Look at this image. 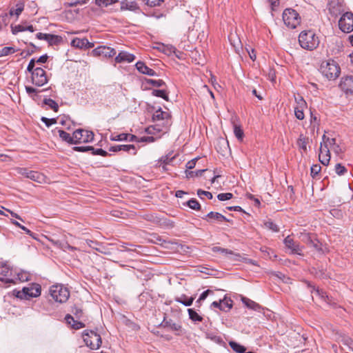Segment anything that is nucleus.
<instances>
[{
  "label": "nucleus",
  "instance_id": "nucleus-41",
  "mask_svg": "<svg viewBox=\"0 0 353 353\" xmlns=\"http://www.w3.org/2000/svg\"><path fill=\"white\" fill-rule=\"evenodd\" d=\"M297 144L299 147L302 149L303 151L307 150V139L304 137L303 134L299 136V138L297 141Z\"/></svg>",
  "mask_w": 353,
  "mask_h": 353
},
{
  "label": "nucleus",
  "instance_id": "nucleus-7",
  "mask_svg": "<svg viewBox=\"0 0 353 353\" xmlns=\"http://www.w3.org/2000/svg\"><path fill=\"white\" fill-rule=\"evenodd\" d=\"M339 26L343 32L353 31V13L347 12L343 14L339 21Z\"/></svg>",
  "mask_w": 353,
  "mask_h": 353
},
{
  "label": "nucleus",
  "instance_id": "nucleus-50",
  "mask_svg": "<svg viewBox=\"0 0 353 353\" xmlns=\"http://www.w3.org/2000/svg\"><path fill=\"white\" fill-rule=\"evenodd\" d=\"M117 0H95V3L98 6H110L115 2H117Z\"/></svg>",
  "mask_w": 353,
  "mask_h": 353
},
{
  "label": "nucleus",
  "instance_id": "nucleus-18",
  "mask_svg": "<svg viewBox=\"0 0 353 353\" xmlns=\"http://www.w3.org/2000/svg\"><path fill=\"white\" fill-rule=\"evenodd\" d=\"M207 221H210V220H215L218 222L222 221H229V220L223 214L219 212H209L205 217L202 218Z\"/></svg>",
  "mask_w": 353,
  "mask_h": 353
},
{
  "label": "nucleus",
  "instance_id": "nucleus-27",
  "mask_svg": "<svg viewBox=\"0 0 353 353\" xmlns=\"http://www.w3.org/2000/svg\"><path fill=\"white\" fill-rule=\"evenodd\" d=\"M28 30L31 32H33L34 31V28L32 25L30 26H23V25H17L14 27H12V32L14 34H16L17 33L19 32L26 31Z\"/></svg>",
  "mask_w": 353,
  "mask_h": 353
},
{
  "label": "nucleus",
  "instance_id": "nucleus-42",
  "mask_svg": "<svg viewBox=\"0 0 353 353\" xmlns=\"http://www.w3.org/2000/svg\"><path fill=\"white\" fill-rule=\"evenodd\" d=\"M234 134L238 140L241 141L243 140L244 137L243 131L240 126L236 124L234 125Z\"/></svg>",
  "mask_w": 353,
  "mask_h": 353
},
{
  "label": "nucleus",
  "instance_id": "nucleus-51",
  "mask_svg": "<svg viewBox=\"0 0 353 353\" xmlns=\"http://www.w3.org/2000/svg\"><path fill=\"white\" fill-rule=\"evenodd\" d=\"M10 14L8 13H4L0 15V26H6L10 22Z\"/></svg>",
  "mask_w": 353,
  "mask_h": 353
},
{
  "label": "nucleus",
  "instance_id": "nucleus-8",
  "mask_svg": "<svg viewBox=\"0 0 353 353\" xmlns=\"http://www.w3.org/2000/svg\"><path fill=\"white\" fill-rule=\"evenodd\" d=\"M74 144L91 142L94 139V134L91 131L78 129L74 132Z\"/></svg>",
  "mask_w": 353,
  "mask_h": 353
},
{
  "label": "nucleus",
  "instance_id": "nucleus-31",
  "mask_svg": "<svg viewBox=\"0 0 353 353\" xmlns=\"http://www.w3.org/2000/svg\"><path fill=\"white\" fill-rule=\"evenodd\" d=\"M229 345L236 353H245L246 347L235 341H230Z\"/></svg>",
  "mask_w": 353,
  "mask_h": 353
},
{
  "label": "nucleus",
  "instance_id": "nucleus-38",
  "mask_svg": "<svg viewBox=\"0 0 353 353\" xmlns=\"http://www.w3.org/2000/svg\"><path fill=\"white\" fill-rule=\"evenodd\" d=\"M62 39L60 36L50 34L47 42L50 46L58 45Z\"/></svg>",
  "mask_w": 353,
  "mask_h": 353
},
{
  "label": "nucleus",
  "instance_id": "nucleus-49",
  "mask_svg": "<svg viewBox=\"0 0 353 353\" xmlns=\"http://www.w3.org/2000/svg\"><path fill=\"white\" fill-rule=\"evenodd\" d=\"M264 225L266 228L272 230V232H276L279 230V227L270 220L264 222Z\"/></svg>",
  "mask_w": 353,
  "mask_h": 353
},
{
  "label": "nucleus",
  "instance_id": "nucleus-23",
  "mask_svg": "<svg viewBox=\"0 0 353 353\" xmlns=\"http://www.w3.org/2000/svg\"><path fill=\"white\" fill-rule=\"evenodd\" d=\"M67 323L71 325L74 330H79L85 327V324L81 321H76L70 314H67L65 317Z\"/></svg>",
  "mask_w": 353,
  "mask_h": 353
},
{
  "label": "nucleus",
  "instance_id": "nucleus-59",
  "mask_svg": "<svg viewBox=\"0 0 353 353\" xmlns=\"http://www.w3.org/2000/svg\"><path fill=\"white\" fill-rule=\"evenodd\" d=\"M145 4L150 7L160 6L164 0H143Z\"/></svg>",
  "mask_w": 353,
  "mask_h": 353
},
{
  "label": "nucleus",
  "instance_id": "nucleus-43",
  "mask_svg": "<svg viewBox=\"0 0 353 353\" xmlns=\"http://www.w3.org/2000/svg\"><path fill=\"white\" fill-rule=\"evenodd\" d=\"M23 10V6L22 4H17V8L14 9L13 8H12L10 11H9V14L10 17L13 16V15H16L17 17H19V14L22 12Z\"/></svg>",
  "mask_w": 353,
  "mask_h": 353
},
{
  "label": "nucleus",
  "instance_id": "nucleus-12",
  "mask_svg": "<svg viewBox=\"0 0 353 353\" xmlns=\"http://www.w3.org/2000/svg\"><path fill=\"white\" fill-rule=\"evenodd\" d=\"M285 247L291 250L292 254L302 255V247L299 243L294 241L290 236H288L283 241Z\"/></svg>",
  "mask_w": 353,
  "mask_h": 353
},
{
  "label": "nucleus",
  "instance_id": "nucleus-15",
  "mask_svg": "<svg viewBox=\"0 0 353 353\" xmlns=\"http://www.w3.org/2000/svg\"><path fill=\"white\" fill-rule=\"evenodd\" d=\"M319 161L324 165H327L330 161V150L326 148L320 147L319 149Z\"/></svg>",
  "mask_w": 353,
  "mask_h": 353
},
{
  "label": "nucleus",
  "instance_id": "nucleus-28",
  "mask_svg": "<svg viewBox=\"0 0 353 353\" xmlns=\"http://www.w3.org/2000/svg\"><path fill=\"white\" fill-rule=\"evenodd\" d=\"M85 43L88 44V39L85 38H83V39L74 38L71 41V46L72 47L79 48V49H84Z\"/></svg>",
  "mask_w": 353,
  "mask_h": 353
},
{
  "label": "nucleus",
  "instance_id": "nucleus-47",
  "mask_svg": "<svg viewBox=\"0 0 353 353\" xmlns=\"http://www.w3.org/2000/svg\"><path fill=\"white\" fill-rule=\"evenodd\" d=\"M15 52V49L12 47H3L0 50V55H1V57H4L14 54Z\"/></svg>",
  "mask_w": 353,
  "mask_h": 353
},
{
  "label": "nucleus",
  "instance_id": "nucleus-26",
  "mask_svg": "<svg viewBox=\"0 0 353 353\" xmlns=\"http://www.w3.org/2000/svg\"><path fill=\"white\" fill-rule=\"evenodd\" d=\"M336 143V139L334 138H330L327 137L325 134H323L322 137V142L321 143L320 147L326 148L330 150V148L332 149L333 145Z\"/></svg>",
  "mask_w": 353,
  "mask_h": 353
},
{
  "label": "nucleus",
  "instance_id": "nucleus-57",
  "mask_svg": "<svg viewBox=\"0 0 353 353\" xmlns=\"http://www.w3.org/2000/svg\"><path fill=\"white\" fill-rule=\"evenodd\" d=\"M41 121L43 122L47 127H50L52 124H55L57 122V119H48L45 117H42L41 119Z\"/></svg>",
  "mask_w": 353,
  "mask_h": 353
},
{
  "label": "nucleus",
  "instance_id": "nucleus-13",
  "mask_svg": "<svg viewBox=\"0 0 353 353\" xmlns=\"http://www.w3.org/2000/svg\"><path fill=\"white\" fill-rule=\"evenodd\" d=\"M0 274L3 276L0 277L1 281L5 282L6 283H14V279L10 277L12 270L6 263H2L0 265Z\"/></svg>",
  "mask_w": 353,
  "mask_h": 353
},
{
  "label": "nucleus",
  "instance_id": "nucleus-3",
  "mask_svg": "<svg viewBox=\"0 0 353 353\" xmlns=\"http://www.w3.org/2000/svg\"><path fill=\"white\" fill-rule=\"evenodd\" d=\"M321 70L322 74L329 80H334L339 77L341 72L339 65L334 60L322 63Z\"/></svg>",
  "mask_w": 353,
  "mask_h": 353
},
{
  "label": "nucleus",
  "instance_id": "nucleus-21",
  "mask_svg": "<svg viewBox=\"0 0 353 353\" xmlns=\"http://www.w3.org/2000/svg\"><path fill=\"white\" fill-rule=\"evenodd\" d=\"M161 326L163 327H170L172 330L179 332L181 330V325L174 323L172 319H166L164 318Z\"/></svg>",
  "mask_w": 353,
  "mask_h": 353
},
{
  "label": "nucleus",
  "instance_id": "nucleus-17",
  "mask_svg": "<svg viewBox=\"0 0 353 353\" xmlns=\"http://www.w3.org/2000/svg\"><path fill=\"white\" fill-rule=\"evenodd\" d=\"M135 65L137 70L142 74H147L151 77L157 75L154 70L148 67L143 61H138Z\"/></svg>",
  "mask_w": 353,
  "mask_h": 353
},
{
  "label": "nucleus",
  "instance_id": "nucleus-37",
  "mask_svg": "<svg viewBox=\"0 0 353 353\" xmlns=\"http://www.w3.org/2000/svg\"><path fill=\"white\" fill-rule=\"evenodd\" d=\"M314 235H312L310 233L307 232H301L299 235V238L301 241L306 243L307 245L309 244V243H312V237Z\"/></svg>",
  "mask_w": 353,
  "mask_h": 353
},
{
  "label": "nucleus",
  "instance_id": "nucleus-62",
  "mask_svg": "<svg viewBox=\"0 0 353 353\" xmlns=\"http://www.w3.org/2000/svg\"><path fill=\"white\" fill-rule=\"evenodd\" d=\"M304 109L294 108V114L295 117L299 119L303 120L305 117V114L303 112Z\"/></svg>",
  "mask_w": 353,
  "mask_h": 353
},
{
  "label": "nucleus",
  "instance_id": "nucleus-9",
  "mask_svg": "<svg viewBox=\"0 0 353 353\" xmlns=\"http://www.w3.org/2000/svg\"><path fill=\"white\" fill-rule=\"evenodd\" d=\"M41 294V286L38 284H33L31 287L23 288L21 292H19L18 296L21 298L30 299L37 297Z\"/></svg>",
  "mask_w": 353,
  "mask_h": 353
},
{
  "label": "nucleus",
  "instance_id": "nucleus-32",
  "mask_svg": "<svg viewBox=\"0 0 353 353\" xmlns=\"http://www.w3.org/2000/svg\"><path fill=\"white\" fill-rule=\"evenodd\" d=\"M53 243L59 248H61L63 251L66 250H70V251H74L77 250V248L76 247L72 246L70 244H68L67 242H61V241H53Z\"/></svg>",
  "mask_w": 353,
  "mask_h": 353
},
{
  "label": "nucleus",
  "instance_id": "nucleus-54",
  "mask_svg": "<svg viewBox=\"0 0 353 353\" xmlns=\"http://www.w3.org/2000/svg\"><path fill=\"white\" fill-rule=\"evenodd\" d=\"M335 172L338 175L341 176L347 172V169L342 164L337 163L335 165Z\"/></svg>",
  "mask_w": 353,
  "mask_h": 353
},
{
  "label": "nucleus",
  "instance_id": "nucleus-36",
  "mask_svg": "<svg viewBox=\"0 0 353 353\" xmlns=\"http://www.w3.org/2000/svg\"><path fill=\"white\" fill-rule=\"evenodd\" d=\"M43 103L48 106L49 108L52 109L55 112L59 110V105L57 103L51 99H44Z\"/></svg>",
  "mask_w": 353,
  "mask_h": 353
},
{
  "label": "nucleus",
  "instance_id": "nucleus-46",
  "mask_svg": "<svg viewBox=\"0 0 353 353\" xmlns=\"http://www.w3.org/2000/svg\"><path fill=\"white\" fill-rule=\"evenodd\" d=\"M148 84L152 85L154 87L159 88L165 85V83L162 79H148L146 81Z\"/></svg>",
  "mask_w": 353,
  "mask_h": 353
},
{
  "label": "nucleus",
  "instance_id": "nucleus-29",
  "mask_svg": "<svg viewBox=\"0 0 353 353\" xmlns=\"http://www.w3.org/2000/svg\"><path fill=\"white\" fill-rule=\"evenodd\" d=\"M212 251L214 252H220L226 256H239V254H234L233 252V251H232L230 250H228L226 248H223L218 247V246H214V247L212 248Z\"/></svg>",
  "mask_w": 353,
  "mask_h": 353
},
{
  "label": "nucleus",
  "instance_id": "nucleus-16",
  "mask_svg": "<svg viewBox=\"0 0 353 353\" xmlns=\"http://www.w3.org/2000/svg\"><path fill=\"white\" fill-rule=\"evenodd\" d=\"M121 150L128 152H130L132 150V154L135 155L137 154V150H136L135 146L134 145H118L111 146L109 148V151L114 152H119Z\"/></svg>",
  "mask_w": 353,
  "mask_h": 353
},
{
  "label": "nucleus",
  "instance_id": "nucleus-40",
  "mask_svg": "<svg viewBox=\"0 0 353 353\" xmlns=\"http://www.w3.org/2000/svg\"><path fill=\"white\" fill-rule=\"evenodd\" d=\"M45 90H48V89L39 90L31 86H26V92L28 94L30 97H31L33 99L34 96H36L38 93Z\"/></svg>",
  "mask_w": 353,
  "mask_h": 353
},
{
  "label": "nucleus",
  "instance_id": "nucleus-19",
  "mask_svg": "<svg viewBox=\"0 0 353 353\" xmlns=\"http://www.w3.org/2000/svg\"><path fill=\"white\" fill-rule=\"evenodd\" d=\"M54 132H57L59 137L62 141L69 143V144H74V133L72 136H71L69 133L65 132L63 130L56 128Z\"/></svg>",
  "mask_w": 353,
  "mask_h": 353
},
{
  "label": "nucleus",
  "instance_id": "nucleus-44",
  "mask_svg": "<svg viewBox=\"0 0 353 353\" xmlns=\"http://www.w3.org/2000/svg\"><path fill=\"white\" fill-rule=\"evenodd\" d=\"M174 157H171L170 154H167V155L163 156L159 160L158 165L159 167H161V164L168 165L174 159Z\"/></svg>",
  "mask_w": 353,
  "mask_h": 353
},
{
  "label": "nucleus",
  "instance_id": "nucleus-45",
  "mask_svg": "<svg viewBox=\"0 0 353 353\" xmlns=\"http://www.w3.org/2000/svg\"><path fill=\"white\" fill-rule=\"evenodd\" d=\"M188 206L194 210H199L201 208V205L195 199H191L187 202Z\"/></svg>",
  "mask_w": 353,
  "mask_h": 353
},
{
  "label": "nucleus",
  "instance_id": "nucleus-64",
  "mask_svg": "<svg viewBox=\"0 0 353 353\" xmlns=\"http://www.w3.org/2000/svg\"><path fill=\"white\" fill-rule=\"evenodd\" d=\"M72 312L78 319L81 318L83 314V311L80 307L74 306L72 309Z\"/></svg>",
  "mask_w": 353,
  "mask_h": 353
},
{
  "label": "nucleus",
  "instance_id": "nucleus-24",
  "mask_svg": "<svg viewBox=\"0 0 353 353\" xmlns=\"http://www.w3.org/2000/svg\"><path fill=\"white\" fill-rule=\"evenodd\" d=\"M170 118V115L168 112H163L161 108L157 110L152 115L153 121L160 120H168Z\"/></svg>",
  "mask_w": 353,
  "mask_h": 353
},
{
  "label": "nucleus",
  "instance_id": "nucleus-55",
  "mask_svg": "<svg viewBox=\"0 0 353 353\" xmlns=\"http://www.w3.org/2000/svg\"><path fill=\"white\" fill-rule=\"evenodd\" d=\"M233 194L232 193H221L217 195V198L219 201H224L232 199Z\"/></svg>",
  "mask_w": 353,
  "mask_h": 353
},
{
  "label": "nucleus",
  "instance_id": "nucleus-61",
  "mask_svg": "<svg viewBox=\"0 0 353 353\" xmlns=\"http://www.w3.org/2000/svg\"><path fill=\"white\" fill-rule=\"evenodd\" d=\"M73 150L77 152H87L88 150H94V148L92 146H75L73 148Z\"/></svg>",
  "mask_w": 353,
  "mask_h": 353
},
{
  "label": "nucleus",
  "instance_id": "nucleus-35",
  "mask_svg": "<svg viewBox=\"0 0 353 353\" xmlns=\"http://www.w3.org/2000/svg\"><path fill=\"white\" fill-rule=\"evenodd\" d=\"M307 286L311 288V293H315L316 295L321 297L322 299H325L327 296L326 295V293L323 292V290L319 289L318 288H315L314 286H312L310 283L307 282Z\"/></svg>",
  "mask_w": 353,
  "mask_h": 353
},
{
  "label": "nucleus",
  "instance_id": "nucleus-5",
  "mask_svg": "<svg viewBox=\"0 0 353 353\" xmlns=\"http://www.w3.org/2000/svg\"><path fill=\"white\" fill-rule=\"evenodd\" d=\"M83 341L92 350H98L101 345V337L92 330H85L83 333Z\"/></svg>",
  "mask_w": 353,
  "mask_h": 353
},
{
  "label": "nucleus",
  "instance_id": "nucleus-39",
  "mask_svg": "<svg viewBox=\"0 0 353 353\" xmlns=\"http://www.w3.org/2000/svg\"><path fill=\"white\" fill-rule=\"evenodd\" d=\"M152 94L154 97H161L165 101L169 100L168 94L164 90H153L152 92Z\"/></svg>",
  "mask_w": 353,
  "mask_h": 353
},
{
  "label": "nucleus",
  "instance_id": "nucleus-53",
  "mask_svg": "<svg viewBox=\"0 0 353 353\" xmlns=\"http://www.w3.org/2000/svg\"><path fill=\"white\" fill-rule=\"evenodd\" d=\"M207 170L205 169H203V170H199L196 172H194V171H186V176L188 178H191V177H193L194 176H201L202 174L206 171Z\"/></svg>",
  "mask_w": 353,
  "mask_h": 353
},
{
  "label": "nucleus",
  "instance_id": "nucleus-34",
  "mask_svg": "<svg viewBox=\"0 0 353 353\" xmlns=\"http://www.w3.org/2000/svg\"><path fill=\"white\" fill-rule=\"evenodd\" d=\"M188 312L189 314V318L194 322L196 321H202L203 317L200 316L194 309L189 308L188 309Z\"/></svg>",
  "mask_w": 353,
  "mask_h": 353
},
{
  "label": "nucleus",
  "instance_id": "nucleus-22",
  "mask_svg": "<svg viewBox=\"0 0 353 353\" xmlns=\"http://www.w3.org/2000/svg\"><path fill=\"white\" fill-rule=\"evenodd\" d=\"M194 299H195V296L188 297L185 294H181L180 296H176L174 298V301L176 302L180 303L185 306L192 305Z\"/></svg>",
  "mask_w": 353,
  "mask_h": 353
},
{
  "label": "nucleus",
  "instance_id": "nucleus-33",
  "mask_svg": "<svg viewBox=\"0 0 353 353\" xmlns=\"http://www.w3.org/2000/svg\"><path fill=\"white\" fill-rule=\"evenodd\" d=\"M221 303V308L222 311H229L232 307V301L230 299H227L226 296L224 297L223 299L220 300Z\"/></svg>",
  "mask_w": 353,
  "mask_h": 353
},
{
  "label": "nucleus",
  "instance_id": "nucleus-56",
  "mask_svg": "<svg viewBox=\"0 0 353 353\" xmlns=\"http://www.w3.org/2000/svg\"><path fill=\"white\" fill-rule=\"evenodd\" d=\"M310 170H311V176L313 178H314L320 172V171L321 170V167L319 164H315L311 167Z\"/></svg>",
  "mask_w": 353,
  "mask_h": 353
},
{
  "label": "nucleus",
  "instance_id": "nucleus-14",
  "mask_svg": "<svg viewBox=\"0 0 353 353\" xmlns=\"http://www.w3.org/2000/svg\"><path fill=\"white\" fill-rule=\"evenodd\" d=\"M135 59V56L133 54L129 53L125 51H121L115 57V61L117 63L128 62L131 63Z\"/></svg>",
  "mask_w": 353,
  "mask_h": 353
},
{
  "label": "nucleus",
  "instance_id": "nucleus-60",
  "mask_svg": "<svg viewBox=\"0 0 353 353\" xmlns=\"http://www.w3.org/2000/svg\"><path fill=\"white\" fill-rule=\"evenodd\" d=\"M197 195L201 198V199H203V196H205L208 197V199H212L213 196H212V194L210 192H208V191H204L203 190H197Z\"/></svg>",
  "mask_w": 353,
  "mask_h": 353
},
{
  "label": "nucleus",
  "instance_id": "nucleus-4",
  "mask_svg": "<svg viewBox=\"0 0 353 353\" xmlns=\"http://www.w3.org/2000/svg\"><path fill=\"white\" fill-rule=\"evenodd\" d=\"M284 23L290 28H296L301 23L299 14L292 8H286L283 12Z\"/></svg>",
  "mask_w": 353,
  "mask_h": 353
},
{
  "label": "nucleus",
  "instance_id": "nucleus-58",
  "mask_svg": "<svg viewBox=\"0 0 353 353\" xmlns=\"http://www.w3.org/2000/svg\"><path fill=\"white\" fill-rule=\"evenodd\" d=\"M332 151L338 156H341L344 152V148L341 147L336 143L332 148Z\"/></svg>",
  "mask_w": 353,
  "mask_h": 353
},
{
  "label": "nucleus",
  "instance_id": "nucleus-1",
  "mask_svg": "<svg viewBox=\"0 0 353 353\" xmlns=\"http://www.w3.org/2000/svg\"><path fill=\"white\" fill-rule=\"evenodd\" d=\"M299 42L303 48L312 50L318 47L319 39L313 31H303L299 34Z\"/></svg>",
  "mask_w": 353,
  "mask_h": 353
},
{
  "label": "nucleus",
  "instance_id": "nucleus-11",
  "mask_svg": "<svg viewBox=\"0 0 353 353\" xmlns=\"http://www.w3.org/2000/svg\"><path fill=\"white\" fill-rule=\"evenodd\" d=\"M92 54L94 57L103 56L104 57H112L116 54V50L110 47L101 46L94 48L92 51Z\"/></svg>",
  "mask_w": 353,
  "mask_h": 353
},
{
  "label": "nucleus",
  "instance_id": "nucleus-20",
  "mask_svg": "<svg viewBox=\"0 0 353 353\" xmlns=\"http://www.w3.org/2000/svg\"><path fill=\"white\" fill-rule=\"evenodd\" d=\"M121 10H128L133 12H137L139 10L138 4L134 1H128L127 0L123 1L121 3Z\"/></svg>",
  "mask_w": 353,
  "mask_h": 353
},
{
  "label": "nucleus",
  "instance_id": "nucleus-63",
  "mask_svg": "<svg viewBox=\"0 0 353 353\" xmlns=\"http://www.w3.org/2000/svg\"><path fill=\"white\" fill-rule=\"evenodd\" d=\"M343 344L347 345L349 349L353 351V340L349 337L344 338L342 341Z\"/></svg>",
  "mask_w": 353,
  "mask_h": 353
},
{
  "label": "nucleus",
  "instance_id": "nucleus-52",
  "mask_svg": "<svg viewBox=\"0 0 353 353\" xmlns=\"http://www.w3.org/2000/svg\"><path fill=\"white\" fill-rule=\"evenodd\" d=\"M110 140L114 141H125L127 140L126 133L111 135Z\"/></svg>",
  "mask_w": 353,
  "mask_h": 353
},
{
  "label": "nucleus",
  "instance_id": "nucleus-48",
  "mask_svg": "<svg viewBox=\"0 0 353 353\" xmlns=\"http://www.w3.org/2000/svg\"><path fill=\"white\" fill-rule=\"evenodd\" d=\"M295 101L296 103V106L294 108L304 109L307 105L305 101L301 96L295 97Z\"/></svg>",
  "mask_w": 353,
  "mask_h": 353
},
{
  "label": "nucleus",
  "instance_id": "nucleus-2",
  "mask_svg": "<svg viewBox=\"0 0 353 353\" xmlns=\"http://www.w3.org/2000/svg\"><path fill=\"white\" fill-rule=\"evenodd\" d=\"M49 292L52 299L60 303L66 302L70 297L68 289L61 284L52 285Z\"/></svg>",
  "mask_w": 353,
  "mask_h": 353
},
{
  "label": "nucleus",
  "instance_id": "nucleus-6",
  "mask_svg": "<svg viewBox=\"0 0 353 353\" xmlns=\"http://www.w3.org/2000/svg\"><path fill=\"white\" fill-rule=\"evenodd\" d=\"M31 81L36 86H43L48 81L46 72L42 68H35L34 72H32V74H31Z\"/></svg>",
  "mask_w": 353,
  "mask_h": 353
},
{
  "label": "nucleus",
  "instance_id": "nucleus-10",
  "mask_svg": "<svg viewBox=\"0 0 353 353\" xmlns=\"http://www.w3.org/2000/svg\"><path fill=\"white\" fill-rule=\"evenodd\" d=\"M339 86L345 94H353V76L348 75L342 77Z\"/></svg>",
  "mask_w": 353,
  "mask_h": 353
},
{
  "label": "nucleus",
  "instance_id": "nucleus-30",
  "mask_svg": "<svg viewBox=\"0 0 353 353\" xmlns=\"http://www.w3.org/2000/svg\"><path fill=\"white\" fill-rule=\"evenodd\" d=\"M28 179H30L38 183H42L43 181H44L45 176L43 174L38 172L31 170V172L30 173L29 176H28Z\"/></svg>",
  "mask_w": 353,
  "mask_h": 353
},
{
  "label": "nucleus",
  "instance_id": "nucleus-25",
  "mask_svg": "<svg viewBox=\"0 0 353 353\" xmlns=\"http://www.w3.org/2000/svg\"><path fill=\"white\" fill-rule=\"evenodd\" d=\"M241 300L245 305L250 309L254 310L255 311H259L261 308V306L259 304L252 300H250L248 298L242 297Z\"/></svg>",
  "mask_w": 353,
  "mask_h": 353
}]
</instances>
